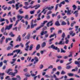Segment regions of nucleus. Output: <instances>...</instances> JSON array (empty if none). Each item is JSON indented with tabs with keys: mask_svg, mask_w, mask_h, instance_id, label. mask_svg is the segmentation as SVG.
<instances>
[{
	"mask_svg": "<svg viewBox=\"0 0 80 80\" xmlns=\"http://www.w3.org/2000/svg\"><path fill=\"white\" fill-rule=\"evenodd\" d=\"M19 45V46H21V47H22V48L24 47V46L23 44V43H20Z\"/></svg>",
	"mask_w": 80,
	"mask_h": 80,
	"instance_id": "603ef678",
	"label": "nucleus"
},
{
	"mask_svg": "<svg viewBox=\"0 0 80 80\" xmlns=\"http://www.w3.org/2000/svg\"><path fill=\"white\" fill-rule=\"evenodd\" d=\"M29 18V17H28V15H26L25 17H24L25 19H27V20H28Z\"/></svg>",
	"mask_w": 80,
	"mask_h": 80,
	"instance_id": "a19ab883",
	"label": "nucleus"
},
{
	"mask_svg": "<svg viewBox=\"0 0 80 80\" xmlns=\"http://www.w3.org/2000/svg\"><path fill=\"white\" fill-rule=\"evenodd\" d=\"M40 34L41 36H43V35H44V31H42Z\"/></svg>",
	"mask_w": 80,
	"mask_h": 80,
	"instance_id": "5fc2aeb1",
	"label": "nucleus"
},
{
	"mask_svg": "<svg viewBox=\"0 0 80 80\" xmlns=\"http://www.w3.org/2000/svg\"><path fill=\"white\" fill-rule=\"evenodd\" d=\"M29 43V42H28L25 44L26 46V48L25 49V50L27 52L28 51V48H29V45H28V44Z\"/></svg>",
	"mask_w": 80,
	"mask_h": 80,
	"instance_id": "0eeeda50",
	"label": "nucleus"
},
{
	"mask_svg": "<svg viewBox=\"0 0 80 80\" xmlns=\"http://www.w3.org/2000/svg\"><path fill=\"white\" fill-rule=\"evenodd\" d=\"M20 4V3L18 2L17 4H16L15 5V7L16 8V10H17L19 8V6H18V5Z\"/></svg>",
	"mask_w": 80,
	"mask_h": 80,
	"instance_id": "2eb2a0df",
	"label": "nucleus"
},
{
	"mask_svg": "<svg viewBox=\"0 0 80 80\" xmlns=\"http://www.w3.org/2000/svg\"><path fill=\"white\" fill-rule=\"evenodd\" d=\"M53 21H49V22H48L47 23V26L48 27H50V23H52Z\"/></svg>",
	"mask_w": 80,
	"mask_h": 80,
	"instance_id": "6ab92c4d",
	"label": "nucleus"
},
{
	"mask_svg": "<svg viewBox=\"0 0 80 80\" xmlns=\"http://www.w3.org/2000/svg\"><path fill=\"white\" fill-rule=\"evenodd\" d=\"M53 77L55 78V80H59V79H60L57 78V76L55 74H53Z\"/></svg>",
	"mask_w": 80,
	"mask_h": 80,
	"instance_id": "c756f323",
	"label": "nucleus"
},
{
	"mask_svg": "<svg viewBox=\"0 0 80 80\" xmlns=\"http://www.w3.org/2000/svg\"><path fill=\"white\" fill-rule=\"evenodd\" d=\"M72 68V66H71L70 65H69L67 66L66 68V69L69 70V69H70V68Z\"/></svg>",
	"mask_w": 80,
	"mask_h": 80,
	"instance_id": "c85d7f7f",
	"label": "nucleus"
},
{
	"mask_svg": "<svg viewBox=\"0 0 80 80\" xmlns=\"http://www.w3.org/2000/svg\"><path fill=\"white\" fill-rule=\"evenodd\" d=\"M39 68L40 69H42V68H43V65L42 64H41L39 66Z\"/></svg>",
	"mask_w": 80,
	"mask_h": 80,
	"instance_id": "864d4df0",
	"label": "nucleus"
},
{
	"mask_svg": "<svg viewBox=\"0 0 80 80\" xmlns=\"http://www.w3.org/2000/svg\"><path fill=\"white\" fill-rule=\"evenodd\" d=\"M16 41H21V38L20 37V35H19L18 36L16 39Z\"/></svg>",
	"mask_w": 80,
	"mask_h": 80,
	"instance_id": "dca6fc26",
	"label": "nucleus"
},
{
	"mask_svg": "<svg viewBox=\"0 0 80 80\" xmlns=\"http://www.w3.org/2000/svg\"><path fill=\"white\" fill-rule=\"evenodd\" d=\"M12 24H11L9 26L7 25L5 26V28L4 29L5 32L3 33L4 35H6V36H7V35H8V33L7 32L6 30H10L12 28Z\"/></svg>",
	"mask_w": 80,
	"mask_h": 80,
	"instance_id": "f257e3e1",
	"label": "nucleus"
},
{
	"mask_svg": "<svg viewBox=\"0 0 80 80\" xmlns=\"http://www.w3.org/2000/svg\"><path fill=\"white\" fill-rule=\"evenodd\" d=\"M65 40H66V41L65 42V43L66 44H68V42H69V40H68L67 38H65Z\"/></svg>",
	"mask_w": 80,
	"mask_h": 80,
	"instance_id": "bb28decb",
	"label": "nucleus"
},
{
	"mask_svg": "<svg viewBox=\"0 0 80 80\" xmlns=\"http://www.w3.org/2000/svg\"><path fill=\"white\" fill-rule=\"evenodd\" d=\"M72 7L73 8V10H75L76 9H77V6L75 5H73Z\"/></svg>",
	"mask_w": 80,
	"mask_h": 80,
	"instance_id": "f704fd0d",
	"label": "nucleus"
},
{
	"mask_svg": "<svg viewBox=\"0 0 80 80\" xmlns=\"http://www.w3.org/2000/svg\"><path fill=\"white\" fill-rule=\"evenodd\" d=\"M55 25L56 26H60V23L59 22V21H56L55 23Z\"/></svg>",
	"mask_w": 80,
	"mask_h": 80,
	"instance_id": "f3484780",
	"label": "nucleus"
},
{
	"mask_svg": "<svg viewBox=\"0 0 80 80\" xmlns=\"http://www.w3.org/2000/svg\"><path fill=\"white\" fill-rule=\"evenodd\" d=\"M65 37V34L64 32L62 33V38L61 39V40L59 42V43H58V45H64L65 44V42L63 41L64 40V38ZM55 45H58V42H56L55 43Z\"/></svg>",
	"mask_w": 80,
	"mask_h": 80,
	"instance_id": "f03ea898",
	"label": "nucleus"
},
{
	"mask_svg": "<svg viewBox=\"0 0 80 80\" xmlns=\"http://www.w3.org/2000/svg\"><path fill=\"white\" fill-rule=\"evenodd\" d=\"M34 12H35V10L31 11H30V13L31 14H34Z\"/></svg>",
	"mask_w": 80,
	"mask_h": 80,
	"instance_id": "09e8293b",
	"label": "nucleus"
},
{
	"mask_svg": "<svg viewBox=\"0 0 80 80\" xmlns=\"http://www.w3.org/2000/svg\"><path fill=\"white\" fill-rule=\"evenodd\" d=\"M25 75L26 77H30V75L29 73H26L25 74Z\"/></svg>",
	"mask_w": 80,
	"mask_h": 80,
	"instance_id": "c03bdc74",
	"label": "nucleus"
},
{
	"mask_svg": "<svg viewBox=\"0 0 80 80\" xmlns=\"http://www.w3.org/2000/svg\"><path fill=\"white\" fill-rule=\"evenodd\" d=\"M6 80H12L10 78V77L9 76H7L5 78Z\"/></svg>",
	"mask_w": 80,
	"mask_h": 80,
	"instance_id": "72a5a7b5",
	"label": "nucleus"
},
{
	"mask_svg": "<svg viewBox=\"0 0 80 80\" xmlns=\"http://www.w3.org/2000/svg\"><path fill=\"white\" fill-rule=\"evenodd\" d=\"M46 46V42H43L41 44V48H43L45 47Z\"/></svg>",
	"mask_w": 80,
	"mask_h": 80,
	"instance_id": "ddd939ff",
	"label": "nucleus"
},
{
	"mask_svg": "<svg viewBox=\"0 0 80 80\" xmlns=\"http://www.w3.org/2000/svg\"><path fill=\"white\" fill-rule=\"evenodd\" d=\"M9 4H12V3H15V0H12V1H9L8 2Z\"/></svg>",
	"mask_w": 80,
	"mask_h": 80,
	"instance_id": "b1692460",
	"label": "nucleus"
},
{
	"mask_svg": "<svg viewBox=\"0 0 80 80\" xmlns=\"http://www.w3.org/2000/svg\"><path fill=\"white\" fill-rule=\"evenodd\" d=\"M62 33V30H59L58 31V33L59 34L60 33Z\"/></svg>",
	"mask_w": 80,
	"mask_h": 80,
	"instance_id": "3c124183",
	"label": "nucleus"
},
{
	"mask_svg": "<svg viewBox=\"0 0 80 80\" xmlns=\"http://www.w3.org/2000/svg\"><path fill=\"white\" fill-rule=\"evenodd\" d=\"M51 48H52V49H54L55 50V48H56V47H55V46H54V45L52 44L51 46Z\"/></svg>",
	"mask_w": 80,
	"mask_h": 80,
	"instance_id": "4c0bfd02",
	"label": "nucleus"
},
{
	"mask_svg": "<svg viewBox=\"0 0 80 80\" xmlns=\"http://www.w3.org/2000/svg\"><path fill=\"white\" fill-rule=\"evenodd\" d=\"M16 77H17V78H18V79H17V80H21V78H20V76L17 75V76Z\"/></svg>",
	"mask_w": 80,
	"mask_h": 80,
	"instance_id": "8fccbe9b",
	"label": "nucleus"
},
{
	"mask_svg": "<svg viewBox=\"0 0 80 80\" xmlns=\"http://www.w3.org/2000/svg\"><path fill=\"white\" fill-rule=\"evenodd\" d=\"M68 75L69 77H73V76H74V74L73 73H68Z\"/></svg>",
	"mask_w": 80,
	"mask_h": 80,
	"instance_id": "393cba45",
	"label": "nucleus"
},
{
	"mask_svg": "<svg viewBox=\"0 0 80 80\" xmlns=\"http://www.w3.org/2000/svg\"><path fill=\"white\" fill-rule=\"evenodd\" d=\"M9 35L11 37H14L15 35L13 34L12 32H10L9 34Z\"/></svg>",
	"mask_w": 80,
	"mask_h": 80,
	"instance_id": "4468645a",
	"label": "nucleus"
},
{
	"mask_svg": "<svg viewBox=\"0 0 80 80\" xmlns=\"http://www.w3.org/2000/svg\"><path fill=\"white\" fill-rule=\"evenodd\" d=\"M12 48V47L10 46H8L6 48L7 50L8 51V50H10Z\"/></svg>",
	"mask_w": 80,
	"mask_h": 80,
	"instance_id": "58836bf2",
	"label": "nucleus"
},
{
	"mask_svg": "<svg viewBox=\"0 0 80 80\" xmlns=\"http://www.w3.org/2000/svg\"><path fill=\"white\" fill-rule=\"evenodd\" d=\"M55 50H58V52H60V48H58V47H56Z\"/></svg>",
	"mask_w": 80,
	"mask_h": 80,
	"instance_id": "e433bc0d",
	"label": "nucleus"
},
{
	"mask_svg": "<svg viewBox=\"0 0 80 80\" xmlns=\"http://www.w3.org/2000/svg\"><path fill=\"white\" fill-rule=\"evenodd\" d=\"M60 3H61V4H62V5H64V4L65 3V1H63L61 2H60Z\"/></svg>",
	"mask_w": 80,
	"mask_h": 80,
	"instance_id": "774afa93",
	"label": "nucleus"
},
{
	"mask_svg": "<svg viewBox=\"0 0 80 80\" xmlns=\"http://www.w3.org/2000/svg\"><path fill=\"white\" fill-rule=\"evenodd\" d=\"M53 68V66L52 65H50L48 67V69H49L50 68H51V69H52Z\"/></svg>",
	"mask_w": 80,
	"mask_h": 80,
	"instance_id": "bf43d9fd",
	"label": "nucleus"
},
{
	"mask_svg": "<svg viewBox=\"0 0 80 80\" xmlns=\"http://www.w3.org/2000/svg\"><path fill=\"white\" fill-rule=\"evenodd\" d=\"M59 5V7H61L62 5L61 4V3H60L59 4H57L56 6V7H55V11H57V9L58 8V7Z\"/></svg>",
	"mask_w": 80,
	"mask_h": 80,
	"instance_id": "9d476101",
	"label": "nucleus"
},
{
	"mask_svg": "<svg viewBox=\"0 0 80 80\" xmlns=\"http://www.w3.org/2000/svg\"><path fill=\"white\" fill-rule=\"evenodd\" d=\"M78 10L76 11H75V12L73 13V14H75L76 17H78Z\"/></svg>",
	"mask_w": 80,
	"mask_h": 80,
	"instance_id": "a211bd4d",
	"label": "nucleus"
},
{
	"mask_svg": "<svg viewBox=\"0 0 80 80\" xmlns=\"http://www.w3.org/2000/svg\"><path fill=\"white\" fill-rule=\"evenodd\" d=\"M37 26V23L32 24V25H31V28H33L34 27H36Z\"/></svg>",
	"mask_w": 80,
	"mask_h": 80,
	"instance_id": "4be33fe9",
	"label": "nucleus"
},
{
	"mask_svg": "<svg viewBox=\"0 0 80 80\" xmlns=\"http://www.w3.org/2000/svg\"><path fill=\"white\" fill-rule=\"evenodd\" d=\"M13 41H11L10 43H9V45H10V47H13Z\"/></svg>",
	"mask_w": 80,
	"mask_h": 80,
	"instance_id": "5701e85b",
	"label": "nucleus"
},
{
	"mask_svg": "<svg viewBox=\"0 0 80 80\" xmlns=\"http://www.w3.org/2000/svg\"><path fill=\"white\" fill-rule=\"evenodd\" d=\"M66 9L67 10V15H72V13H71V10H69V8L67 7Z\"/></svg>",
	"mask_w": 80,
	"mask_h": 80,
	"instance_id": "6e6552de",
	"label": "nucleus"
},
{
	"mask_svg": "<svg viewBox=\"0 0 80 80\" xmlns=\"http://www.w3.org/2000/svg\"><path fill=\"white\" fill-rule=\"evenodd\" d=\"M40 48V45L38 44L36 47V49L37 50H38L39 48Z\"/></svg>",
	"mask_w": 80,
	"mask_h": 80,
	"instance_id": "a878e982",
	"label": "nucleus"
},
{
	"mask_svg": "<svg viewBox=\"0 0 80 80\" xmlns=\"http://www.w3.org/2000/svg\"><path fill=\"white\" fill-rule=\"evenodd\" d=\"M56 35V34H55V33H54L52 35H51L50 37H49V38H52V37H54V36Z\"/></svg>",
	"mask_w": 80,
	"mask_h": 80,
	"instance_id": "37998d69",
	"label": "nucleus"
},
{
	"mask_svg": "<svg viewBox=\"0 0 80 80\" xmlns=\"http://www.w3.org/2000/svg\"><path fill=\"white\" fill-rule=\"evenodd\" d=\"M10 15L11 17H12V14H11V12H9L8 14V16Z\"/></svg>",
	"mask_w": 80,
	"mask_h": 80,
	"instance_id": "13d9d810",
	"label": "nucleus"
},
{
	"mask_svg": "<svg viewBox=\"0 0 80 80\" xmlns=\"http://www.w3.org/2000/svg\"><path fill=\"white\" fill-rule=\"evenodd\" d=\"M12 55H13V53H8L7 54V56L8 57H9V56H12Z\"/></svg>",
	"mask_w": 80,
	"mask_h": 80,
	"instance_id": "ea45409f",
	"label": "nucleus"
},
{
	"mask_svg": "<svg viewBox=\"0 0 80 80\" xmlns=\"http://www.w3.org/2000/svg\"><path fill=\"white\" fill-rule=\"evenodd\" d=\"M26 34L27 33L26 32L24 33L22 35V37L23 38H24L25 37V35H26Z\"/></svg>",
	"mask_w": 80,
	"mask_h": 80,
	"instance_id": "680f3d73",
	"label": "nucleus"
},
{
	"mask_svg": "<svg viewBox=\"0 0 80 80\" xmlns=\"http://www.w3.org/2000/svg\"><path fill=\"white\" fill-rule=\"evenodd\" d=\"M32 63H31L29 64V65H27V66H26V67H31V66H32Z\"/></svg>",
	"mask_w": 80,
	"mask_h": 80,
	"instance_id": "69168bd1",
	"label": "nucleus"
},
{
	"mask_svg": "<svg viewBox=\"0 0 80 80\" xmlns=\"http://www.w3.org/2000/svg\"><path fill=\"white\" fill-rule=\"evenodd\" d=\"M40 7V4H38L34 6L33 7H32L31 8H35V7H37V8H39Z\"/></svg>",
	"mask_w": 80,
	"mask_h": 80,
	"instance_id": "412c9836",
	"label": "nucleus"
},
{
	"mask_svg": "<svg viewBox=\"0 0 80 80\" xmlns=\"http://www.w3.org/2000/svg\"><path fill=\"white\" fill-rule=\"evenodd\" d=\"M48 22V21H44L43 23H41V25L40 27H41V28H42V27H43L44 26V25H45V24L46 23H47Z\"/></svg>",
	"mask_w": 80,
	"mask_h": 80,
	"instance_id": "f8f14e48",
	"label": "nucleus"
},
{
	"mask_svg": "<svg viewBox=\"0 0 80 80\" xmlns=\"http://www.w3.org/2000/svg\"><path fill=\"white\" fill-rule=\"evenodd\" d=\"M74 32L73 31H71L69 32V33L72 37H74L75 35H76V33H73Z\"/></svg>",
	"mask_w": 80,
	"mask_h": 80,
	"instance_id": "1a4fd4ad",
	"label": "nucleus"
},
{
	"mask_svg": "<svg viewBox=\"0 0 80 80\" xmlns=\"http://www.w3.org/2000/svg\"><path fill=\"white\" fill-rule=\"evenodd\" d=\"M66 24H67V23L65 22V21L62 22V24H61L62 25H65Z\"/></svg>",
	"mask_w": 80,
	"mask_h": 80,
	"instance_id": "473e14b6",
	"label": "nucleus"
},
{
	"mask_svg": "<svg viewBox=\"0 0 80 80\" xmlns=\"http://www.w3.org/2000/svg\"><path fill=\"white\" fill-rule=\"evenodd\" d=\"M5 20H6V19H4V18H3L2 19H0V22H2L5 21Z\"/></svg>",
	"mask_w": 80,
	"mask_h": 80,
	"instance_id": "a18cd8bd",
	"label": "nucleus"
},
{
	"mask_svg": "<svg viewBox=\"0 0 80 80\" xmlns=\"http://www.w3.org/2000/svg\"><path fill=\"white\" fill-rule=\"evenodd\" d=\"M12 30H16V31H17V27H15L14 28H13L12 29Z\"/></svg>",
	"mask_w": 80,
	"mask_h": 80,
	"instance_id": "052dcab7",
	"label": "nucleus"
},
{
	"mask_svg": "<svg viewBox=\"0 0 80 80\" xmlns=\"http://www.w3.org/2000/svg\"><path fill=\"white\" fill-rule=\"evenodd\" d=\"M53 8H54V6H51L50 7H47L46 8L43 9L41 13H43L44 14H45L48 11L46 9H48V10H52L53 9Z\"/></svg>",
	"mask_w": 80,
	"mask_h": 80,
	"instance_id": "7ed1b4c3",
	"label": "nucleus"
},
{
	"mask_svg": "<svg viewBox=\"0 0 80 80\" xmlns=\"http://www.w3.org/2000/svg\"><path fill=\"white\" fill-rule=\"evenodd\" d=\"M75 63L76 64V65H78V64H80V61H75Z\"/></svg>",
	"mask_w": 80,
	"mask_h": 80,
	"instance_id": "79ce46f5",
	"label": "nucleus"
},
{
	"mask_svg": "<svg viewBox=\"0 0 80 80\" xmlns=\"http://www.w3.org/2000/svg\"><path fill=\"white\" fill-rule=\"evenodd\" d=\"M34 60L35 61L34 62V64H35L37 62L39 61V59L37 57H34Z\"/></svg>",
	"mask_w": 80,
	"mask_h": 80,
	"instance_id": "9b49d317",
	"label": "nucleus"
},
{
	"mask_svg": "<svg viewBox=\"0 0 80 80\" xmlns=\"http://www.w3.org/2000/svg\"><path fill=\"white\" fill-rule=\"evenodd\" d=\"M74 76L75 77H76L77 78H80V76H78V75L77 74H75Z\"/></svg>",
	"mask_w": 80,
	"mask_h": 80,
	"instance_id": "338daca9",
	"label": "nucleus"
},
{
	"mask_svg": "<svg viewBox=\"0 0 80 80\" xmlns=\"http://www.w3.org/2000/svg\"><path fill=\"white\" fill-rule=\"evenodd\" d=\"M20 52V50L16 49V52H17V54H18Z\"/></svg>",
	"mask_w": 80,
	"mask_h": 80,
	"instance_id": "49530a36",
	"label": "nucleus"
},
{
	"mask_svg": "<svg viewBox=\"0 0 80 80\" xmlns=\"http://www.w3.org/2000/svg\"><path fill=\"white\" fill-rule=\"evenodd\" d=\"M30 38V35L27 36H26L24 38H23V40H25V39H27L28 40Z\"/></svg>",
	"mask_w": 80,
	"mask_h": 80,
	"instance_id": "aec40b11",
	"label": "nucleus"
},
{
	"mask_svg": "<svg viewBox=\"0 0 80 80\" xmlns=\"http://www.w3.org/2000/svg\"><path fill=\"white\" fill-rule=\"evenodd\" d=\"M50 30L51 31V33H52L53 32V30H55V28L53 27H52L50 28Z\"/></svg>",
	"mask_w": 80,
	"mask_h": 80,
	"instance_id": "7c9ffc66",
	"label": "nucleus"
},
{
	"mask_svg": "<svg viewBox=\"0 0 80 80\" xmlns=\"http://www.w3.org/2000/svg\"><path fill=\"white\" fill-rule=\"evenodd\" d=\"M37 52V51H34L31 54L32 55H35V53Z\"/></svg>",
	"mask_w": 80,
	"mask_h": 80,
	"instance_id": "0e129e2a",
	"label": "nucleus"
},
{
	"mask_svg": "<svg viewBox=\"0 0 80 80\" xmlns=\"http://www.w3.org/2000/svg\"><path fill=\"white\" fill-rule=\"evenodd\" d=\"M78 27H79V26H75V28H76L75 29V32H76V33L77 34V33H78V32H80V28H78Z\"/></svg>",
	"mask_w": 80,
	"mask_h": 80,
	"instance_id": "39448f33",
	"label": "nucleus"
},
{
	"mask_svg": "<svg viewBox=\"0 0 80 80\" xmlns=\"http://www.w3.org/2000/svg\"><path fill=\"white\" fill-rule=\"evenodd\" d=\"M33 44H31L30 45L29 48V50L31 51L32 50V49L33 48Z\"/></svg>",
	"mask_w": 80,
	"mask_h": 80,
	"instance_id": "cd10ccee",
	"label": "nucleus"
},
{
	"mask_svg": "<svg viewBox=\"0 0 80 80\" xmlns=\"http://www.w3.org/2000/svg\"><path fill=\"white\" fill-rule=\"evenodd\" d=\"M50 11L48 12L47 15H50L51 13H52V11H51V10H49Z\"/></svg>",
	"mask_w": 80,
	"mask_h": 80,
	"instance_id": "2f4dec72",
	"label": "nucleus"
},
{
	"mask_svg": "<svg viewBox=\"0 0 80 80\" xmlns=\"http://www.w3.org/2000/svg\"><path fill=\"white\" fill-rule=\"evenodd\" d=\"M24 16H18L17 17V18L18 19V20L16 21V23L14 24V26H16L17 24H18V22L20 21V20H22V19L23 18H24Z\"/></svg>",
	"mask_w": 80,
	"mask_h": 80,
	"instance_id": "20e7f679",
	"label": "nucleus"
},
{
	"mask_svg": "<svg viewBox=\"0 0 80 80\" xmlns=\"http://www.w3.org/2000/svg\"><path fill=\"white\" fill-rule=\"evenodd\" d=\"M65 72L63 70L61 72V74L62 75H64V74H65Z\"/></svg>",
	"mask_w": 80,
	"mask_h": 80,
	"instance_id": "6e6d98bb",
	"label": "nucleus"
},
{
	"mask_svg": "<svg viewBox=\"0 0 80 80\" xmlns=\"http://www.w3.org/2000/svg\"><path fill=\"white\" fill-rule=\"evenodd\" d=\"M24 4L25 6H28V2H25Z\"/></svg>",
	"mask_w": 80,
	"mask_h": 80,
	"instance_id": "4d7b16f0",
	"label": "nucleus"
},
{
	"mask_svg": "<svg viewBox=\"0 0 80 80\" xmlns=\"http://www.w3.org/2000/svg\"><path fill=\"white\" fill-rule=\"evenodd\" d=\"M61 53H65L66 52V51L63 50V48H61Z\"/></svg>",
	"mask_w": 80,
	"mask_h": 80,
	"instance_id": "c9c22d12",
	"label": "nucleus"
},
{
	"mask_svg": "<svg viewBox=\"0 0 80 80\" xmlns=\"http://www.w3.org/2000/svg\"><path fill=\"white\" fill-rule=\"evenodd\" d=\"M5 74L4 73H0V77H3V75Z\"/></svg>",
	"mask_w": 80,
	"mask_h": 80,
	"instance_id": "de8ad7c7",
	"label": "nucleus"
},
{
	"mask_svg": "<svg viewBox=\"0 0 80 80\" xmlns=\"http://www.w3.org/2000/svg\"><path fill=\"white\" fill-rule=\"evenodd\" d=\"M13 70L12 69H9L6 71L7 73H8V75H12V73L13 72H10L11 71H12Z\"/></svg>",
	"mask_w": 80,
	"mask_h": 80,
	"instance_id": "423d86ee",
	"label": "nucleus"
},
{
	"mask_svg": "<svg viewBox=\"0 0 80 80\" xmlns=\"http://www.w3.org/2000/svg\"><path fill=\"white\" fill-rule=\"evenodd\" d=\"M19 12L20 14H22V13H23V11H20V10H19Z\"/></svg>",
	"mask_w": 80,
	"mask_h": 80,
	"instance_id": "e2e57ef3",
	"label": "nucleus"
}]
</instances>
